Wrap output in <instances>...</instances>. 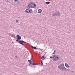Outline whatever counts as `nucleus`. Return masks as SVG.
Instances as JSON below:
<instances>
[{
  "label": "nucleus",
  "instance_id": "25",
  "mask_svg": "<svg viewBox=\"0 0 75 75\" xmlns=\"http://www.w3.org/2000/svg\"><path fill=\"white\" fill-rule=\"evenodd\" d=\"M73 72H74V71H73Z\"/></svg>",
  "mask_w": 75,
  "mask_h": 75
},
{
  "label": "nucleus",
  "instance_id": "14",
  "mask_svg": "<svg viewBox=\"0 0 75 75\" xmlns=\"http://www.w3.org/2000/svg\"><path fill=\"white\" fill-rule=\"evenodd\" d=\"M64 64H62L61 65H59V66H64Z\"/></svg>",
  "mask_w": 75,
  "mask_h": 75
},
{
  "label": "nucleus",
  "instance_id": "9",
  "mask_svg": "<svg viewBox=\"0 0 75 75\" xmlns=\"http://www.w3.org/2000/svg\"><path fill=\"white\" fill-rule=\"evenodd\" d=\"M38 13H41L42 12V10L41 9H39L38 10Z\"/></svg>",
  "mask_w": 75,
  "mask_h": 75
},
{
  "label": "nucleus",
  "instance_id": "2",
  "mask_svg": "<svg viewBox=\"0 0 75 75\" xmlns=\"http://www.w3.org/2000/svg\"><path fill=\"white\" fill-rule=\"evenodd\" d=\"M28 61L29 62H30V64L31 65V64L32 65H38V64H36V63L33 64V59H32V58H31L30 59V60H28Z\"/></svg>",
  "mask_w": 75,
  "mask_h": 75
},
{
  "label": "nucleus",
  "instance_id": "5",
  "mask_svg": "<svg viewBox=\"0 0 75 75\" xmlns=\"http://www.w3.org/2000/svg\"><path fill=\"white\" fill-rule=\"evenodd\" d=\"M58 68L60 69H62L63 71H64L66 69V68L64 67V66H59Z\"/></svg>",
  "mask_w": 75,
  "mask_h": 75
},
{
  "label": "nucleus",
  "instance_id": "18",
  "mask_svg": "<svg viewBox=\"0 0 75 75\" xmlns=\"http://www.w3.org/2000/svg\"><path fill=\"white\" fill-rule=\"evenodd\" d=\"M16 23H18V20H16Z\"/></svg>",
  "mask_w": 75,
  "mask_h": 75
},
{
  "label": "nucleus",
  "instance_id": "23",
  "mask_svg": "<svg viewBox=\"0 0 75 75\" xmlns=\"http://www.w3.org/2000/svg\"><path fill=\"white\" fill-rule=\"evenodd\" d=\"M18 18H20V17H18Z\"/></svg>",
  "mask_w": 75,
  "mask_h": 75
},
{
  "label": "nucleus",
  "instance_id": "21",
  "mask_svg": "<svg viewBox=\"0 0 75 75\" xmlns=\"http://www.w3.org/2000/svg\"><path fill=\"white\" fill-rule=\"evenodd\" d=\"M7 3H9V1L8 0L7 1Z\"/></svg>",
  "mask_w": 75,
  "mask_h": 75
},
{
  "label": "nucleus",
  "instance_id": "12",
  "mask_svg": "<svg viewBox=\"0 0 75 75\" xmlns=\"http://www.w3.org/2000/svg\"><path fill=\"white\" fill-rule=\"evenodd\" d=\"M36 6V5L35 4H34V3H33V8L34 7H35Z\"/></svg>",
  "mask_w": 75,
  "mask_h": 75
},
{
  "label": "nucleus",
  "instance_id": "11",
  "mask_svg": "<svg viewBox=\"0 0 75 75\" xmlns=\"http://www.w3.org/2000/svg\"><path fill=\"white\" fill-rule=\"evenodd\" d=\"M50 3V2L49 1L45 3V4H49Z\"/></svg>",
  "mask_w": 75,
  "mask_h": 75
},
{
  "label": "nucleus",
  "instance_id": "10",
  "mask_svg": "<svg viewBox=\"0 0 75 75\" xmlns=\"http://www.w3.org/2000/svg\"><path fill=\"white\" fill-rule=\"evenodd\" d=\"M31 47L32 48L34 49V50H37V47H34L33 46H31Z\"/></svg>",
  "mask_w": 75,
  "mask_h": 75
},
{
  "label": "nucleus",
  "instance_id": "20",
  "mask_svg": "<svg viewBox=\"0 0 75 75\" xmlns=\"http://www.w3.org/2000/svg\"><path fill=\"white\" fill-rule=\"evenodd\" d=\"M14 1H18V0H14Z\"/></svg>",
  "mask_w": 75,
  "mask_h": 75
},
{
  "label": "nucleus",
  "instance_id": "4",
  "mask_svg": "<svg viewBox=\"0 0 75 75\" xmlns=\"http://www.w3.org/2000/svg\"><path fill=\"white\" fill-rule=\"evenodd\" d=\"M16 41H18V42L19 43V44H21V45H24V44H23V43H25V44H27V43L26 42H25L24 41H23L22 40H16Z\"/></svg>",
  "mask_w": 75,
  "mask_h": 75
},
{
  "label": "nucleus",
  "instance_id": "8",
  "mask_svg": "<svg viewBox=\"0 0 75 75\" xmlns=\"http://www.w3.org/2000/svg\"><path fill=\"white\" fill-rule=\"evenodd\" d=\"M16 37L17 38V40H21V36H20V35H16Z\"/></svg>",
  "mask_w": 75,
  "mask_h": 75
},
{
  "label": "nucleus",
  "instance_id": "7",
  "mask_svg": "<svg viewBox=\"0 0 75 75\" xmlns=\"http://www.w3.org/2000/svg\"><path fill=\"white\" fill-rule=\"evenodd\" d=\"M33 3H34V2H31L28 5V8H31L32 7L33 8Z\"/></svg>",
  "mask_w": 75,
  "mask_h": 75
},
{
  "label": "nucleus",
  "instance_id": "1",
  "mask_svg": "<svg viewBox=\"0 0 75 75\" xmlns=\"http://www.w3.org/2000/svg\"><path fill=\"white\" fill-rule=\"evenodd\" d=\"M60 16H61V13L59 12L54 13L52 14V16H55V17H57V16L59 17Z\"/></svg>",
  "mask_w": 75,
  "mask_h": 75
},
{
  "label": "nucleus",
  "instance_id": "15",
  "mask_svg": "<svg viewBox=\"0 0 75 75\" xmlns=\"http://www.w3.org/2000/svg\"><path fill=\"white\" fill-rule=\"evenodd\" d=\"M65 66H69L68 65V64H67V63H66L65 64Z\"/></svg>",
  "mask_w": 75,
  "mask_h": 75
},
{
  "label": "nucleus",
  "instance_id": "17",
  "mask_svg": "<svg viewBox=\"0 0 75 75\" xmlns=\"http://www.w3.org/2000/svg\"><path fill=\"white\" fill-rule=\"evenodd\" d=\"M66 67L68 68H69V66H66Z\"/></svg>",
  "mask_w": 75,
  "mask_h": 75
},
{
  "label": "nucleus",
  "instance_id": "6",
  "mask_svg": "<svg viewBox=\"0 0 75 75\" xmlns=\"http://www.w3.org/2000/svg\"><path fill=\"white\" fill-rule=\"evenodd\" d=\"M26 11L27 13H32L33 12V11L31 9L28 8L26 10Z\"/></svg>",
  "mask_w": 75,
  "mask_h": 75
},
{
  "label": "nucleus",
  "instance_id": "22",
  "mask_svg": "<svg viewBox=\"0 0 75 75\" xmlns=\"http://www.w3.org/2000/svg\"><path fill=\"white\" fill-rule=\"evenodd\" d=\"M45 58H46V57H44V59H45Z\"/></svg>",
  "mask_w": 75,
  "mask_h": 75
},
{
  "label": "nucleus",
  "instance_id": "13",
  "mask_svg": "<svg viewBox=\"0 0 75 75\" xmlns=\"http://www.w3.org/2000/svg\"><path fill=\"white\" fill-rule=\"evenodd\" d=\"M41 65L42 66V65H43V64L42 63V61H41Z\"/></svg>",
  "mask_w": 75,
  "mask_h": 75
},
{
  "label": "nucleus",
  "instance_id": "24",
  "mask_svg": "<svg viewBox=\"0 0 75 75\" xmlns=\"http://www.w3.org/2000/svg\"><path fill=\"white\" fill-rule=\"evenodd\" d=\"M34 68H35V66H34Z\"/></svg>",
  "mask_w": 75,
  "mask_h": 75
},
{
  "label": "nucleus",
  "instance_id": "16",
  "mask_svg": "<svg viewBox=\"0 0 75 75\" xmlns=\"http://www.w3.org/2000/svg\"><path fill=\"white\" fill-rule=\"evenodd\" d=\"M55 52H56V51L55 50H54V52L53 53V54H55Z\"/></svg>",
  "mask_w": 75,
  "mask_h": 75
},
{
  "label": "nucleus",
  "instance_id": "3",
  "mask_svg": "<svg viewBox=\"0 0 75 75\" xmlns=\"http://www.w3.org/2000/svg\"><path fill=\"white\" fill-rule=\"evenodd\" d=\"M53 60L54 61H57L58 59L59 58L57 56H56L55 55H53Z\"/></svg>",
  "mask_w": 75,
  "mask_h": 75
},
{
  "label": "nucleus",
  "instance_id": "19",
  "mask_svg": "<svg viewBox=\"0 0 75 75\" xmlns=\"http://www.w3.org/2000/svg\"><path fill=\"white\" fill-rule=\"evenodd\" d=\"M42 58H44V56H42Z\"/></svg>",
  "mask_w": 75,
  "mask_h": 75
}]
</instances>
